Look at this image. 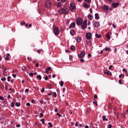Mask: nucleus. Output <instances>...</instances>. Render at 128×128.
<instances>
[{"label": "nucleus", "instance_id": "f257e3e1", "mask_svg": "<svg viewBox=\"0 0 128 128\" xmlns=\"http://www.w3.org/2000/svg\"><path fill=\"white\" fill-rule=\"evenodd\" d=\"M58 12L61 14H64L66 16V14H68V8L64 6L62 8L59 10Z\"/></svg>", "mask_w": 128, "mask_h": 128}, {"label": "nucleus", "instance_id": "f03ea898", "mask_svg": "<svg viewBox=\"0 0 128 128\" xmlns=\"http://www.w3.org/2000/svg\"><path fill=\"white\" fill-rule=\"evenodd\" d=\"M52 4L50 0H46L45 2L44 6L46 8H50L52 7Z\"/></svg>", "mask_w": 128, "mask_h": 128}, {"label": "nucleus", "instance_id": "7ed1b4c3", "mask_svg": "<svg viewBox=\"0 0 128 128\" xmlns=\"http://www.w3.org/2000/svg\"><path fill=\"white\" fill-rule=\"evenodd\" d=\"M76 22L77 26H82V19L80 18H77Z\"/></svg>", "mask_w": 128, "mask_h": 128}, {"label": "nucleus", "instance_id": "20e7f679", "mask_svg": "<svg viewBox=\"0 0 128 128\" xmlns=\"http://www.w3.org/2000/svg\"><path fill=\"white\" fill-rule=\"evenodd\" d=\"M54 32L55 36H58V34H60V30H58V28H54Z\"/></svg>", "mask_w": 128, "mask_h": 128}, {"label": "nucleus", "instance_id": "39448f33", "mask_svg": "<svg viewBox=\"0 0 128 128\" xmlns=\"http://www.w3.org/2000/svg\"><path fill=\"white\" fill-rule=\"evenodd\" d=\"M70 8L71 12H72L74 10H76V6L74 5V3L70 4Z\"/></svg>", "mask_w": 128, "mask_h": 128}, {"label": "nucleus", "instance_id": "423d86ee", "mask_svg": "<svg viewBox=\"0 0 128 128\" xmlns=\"http://www.w3.org/2000/svg\"><path fill=\"white\" fill-rule=\"evenodd\" d=\"M2 68L3 70L4 76H8V75L6 74H8V72H6V68L2 66Z\"/></svg>", "mask_w": 128, "mask_h": 128}, {"label": "nucleus", "instance_id": "0eeeda50", "mask_svg": "<svg viewBox=\"0 0 128 128\" xmlns=\"http://www.w3.org/2000/svg\"><path fill=\"white\" fill-rule=\"evenodd\" d=\"M78 58H84V56H86V53L82 51L80 54H78Z\"/></svg>", "mask_w": 128, "mask_h": 128}, {"label": "nucleus", "instance_id": "6e6552de", "mask_svg": "<svg viewBox=\"0 0 128 128\" xmlns=\"http://www.w3.org/2000/svg\"><path fill=\"white\" fill-rule=\"evenodd\" d=\"M86 36L87 40H90V38H92V33L90 32L86 33Z\"/></svg>", "mask_w": 128, "mask_h": 128}, {"label": "nucleus", "instance_id": "1a4fd4ad", "mask_svg": "<svg viewBox=\"0 0 128 128\" xmlns=\"http://www.w3.org/2000/svg\"><path fill=\"white\" fill-rule=\"evenodd\" d=\"M120 6V2L118 3H112V8H118Z\"/></svg>", "mask_w": 128, "mask_h": 128}, {"label": "nucleus", "instance_id": "9d476101", "mask_svg": "<svg viewBox=\"0 0 128 128\" xmlns=\"http://www.w3.org/2000/svg\"><path fill=\"white\" fill-rule=\"evenodd\" d=\"M110 34H112V33L110 32H108V34H106V38L108 40H110Z\"/></svg>", "mask_w": 128, "mask_h": 128}, {"label": "nucleus", "instance_id": "9b49d317", "mask_svg": "<svg viewBox=\"0 0 128 128\" xmlns=\"http://www.w3.org/2000/svg\"><path fill=\"white\" fill-rule=\"evenodd\" d=\"M93 24L95 28H98L100 26V22H95L93 23Z\"/></svg>", "mask_w": 128, "mask_h": 128}, {"label": "nucleus", "instance_id": "f8f14e48", "mask_svg": "<svg viewBox=\"0 0 128 128\" xmlns=\"http://www.w3.org/2000/svg\"><path fill=\"white\" fill-rule=\"evenodd\" d=\"M52 70V67H48L45 70L46 74H48V72Z\"/></svg>", "mask_w": 128, "mask_h": 128}, {"label": "nucleus", "instance_id": "ddd939ff", "mask_svg": "<svg viewBox=\"0 0 128 128\" xmlns=\"http://www.w3.org/2000/svg\"><path fill=\"white\" fill-rule=\"evenodd\" d=\"M76 28V22H72L70 24L69 26V28Z\"/></svg>", "mask_w": 128, "mask_h": 128}, {"label": "nucleus", "instance_id": "4468645a", "mask_svg": "<svg viewBox=\"0 0 128 128\" xmlns=\"http://www.w3.org/2000/svg\"><path fill=\"white\" fill-rule=\"evenodd\" d=\"M75 33H76V30H70V34L72 36H74Z\"/></svg>", "mask_w": 128, "mask_h": 128}, {"label": "nucleus", "instance_id": "2eb2a0df", "mask_svg": "<svg viewBox=\"0 0 128 128\" xmlns=\"http://www.w3.org/2000/svg\"><path fill=\"white\" fill-rule=\"evenodd\" d=\"M86 26H87L86 24H83L81 26V28L82 30H84L85 28H86Z\"/></svg>", "mask_w": 128, "mask_h": 128}, {"label": "nucleus", "instance_id": "dca6fc26", "mask_svg": "<svg viewBox=\"0 0 128 128\" xmlns=\"http://www.w3.org/2000/svg\"><path fill=\"white\" fill-rule=\"evenodd\" d=\"M84 8H88V4L87 3H84L83 5Z\"/></svg>", "mask_w": 128, "mask_h": 128}, {"label": "nucleus", "instance_id": "f3484780", "mask_svg": "<svg viewBox=\"0 0 128 128\" xmlns=\"http://www.w3.org/2000/svg\"><path fill=\"white\" fill-rule=\"evenodd\" d=\"M16 104V100H14L13 102L11 103V108H14V104Z\"/></svg>", "mask_w": 128, "mask_h": 128}, {"label": "nucleus", "instance_id": "a211bd4d", "mask_svg": "<svg viewBox=\"0 0 128 128\" xmlns=\"http://www.w3.org/2000/svg\"><path fill=\"white\" fill-rule=\"evenodd\" d=\"M104 10L105 12H108V6L104 5Z\"/></svg>", "mask_w": 128, "mask_h": 128}, {"label": "nucleus", "instance_id": "6ab92c4d", "mask_svg": "<svg viewBox=\"0 0 128 128\" xmlns=\"http://www.w3.org/2000/svg\"><path fill=\"white\" fill-rule=\"evenodd\" d=\"M10 54H6V56L5 58V60H10Z\"/></svg>", "mask_w": 128, "mask_h": 128}, {"label": "nucleus", "instance_id": "aec40b11", "mask_svg": "<svg viewBox=\"0 0 128 128\" xmlns=\"http://www.w3.org/2000/svg\"><path fill=\"white\" fill-rule=\"evenodd\" d=\"M95 18L96 20H99L100 17L98 16V13L95 14Z\"/></svg>", "mask_w": 128, "mask_h": 128}, {"label": "nucleus", "instance_id": "412c9836", "mask_svg": "<svg viewBox=\"0 0 128 128\" xmlns=\"http://www.w3.org/2000/svg\"><path fill=\"white\" fill-rule=\"evenodd\" d=\"M104 74H108H108H110V70H104Z\"/></svg>", "mask_w": 128, "mask_h": 128}, {"label": "nucleus", "instance_id": "4be33fe9", "mask_svg": "<svg viewBox=\"0 0 128 128\" xmlns=\"http://www.w3.org/2000/svg\"><path fill=\"white\" fill-rule=\"evenodd\" d=\"M100 34H96V38H100Z\"/></svg>", "mask_w": 128, "mask_h": 128}, {"label": "nucleus", "instance_id": "5701e85b", "mask_svg": "<svg viewBox=\"0 0 128 128\" xmlns=\"http://www.w3.org/2000/svg\"><path fill=\"white\" fill-rule=\"evenodd\" d=\"M77 42H82V38H80V37H78L77 38Z\"/></svg>", "mask_w": 128, "mask_h": 128}, {"label": "nucleus", "instance_id": "b1692460", "mask_svg": "<svg viewBox=\"0 0 128 128\" xmlns=\"http://www.w3.org/2000/svg\"><path fill=\"white\" fill-rule=\"evenodd\" d=\"M102 120L104 121L106 120V122H108V118H106V116H102Z\"/></svg>", "mask_w": 128, "mask_h": 128}, {"label": "nucleus", "instance_id": "393cba45", "mask_svg": "<svg viewBox=\"0 0 128 128\" xmlns=\"http://www.w3.org/2000/svg\"><path fill=\"white\" fill-rule=\"evenodd\" d=\"M36 78H38V80H42V76L40 74L37 76Z\"/></svg>", "mask_w": 128, "mask_h": 128}, {"label": "nucleus", "instance_id": "a878e982", "mask_svg": "<svg viewBox=\"0 0 128 128\" xmlns=\"http://www.w3.org/2000/svg\"><path fill=\"white\" fill-rule=\"evenodd\" d=\"M15 106L18 107L20 106V103L16 102Z\"/></svg>", "mask_w": 128, "mask_h": 128}, {"label": "nucleus", "instance_id": "bb28decb", "mask_svg": "<svg viewBox=\"0 0 128 128\" xmlns=\"http://www.w3.org/2000/svg\"><path fill=\"white\" fill-rule=\"evenodd\" d=\"M40 52H44V50L42 49L37 50V52H38V54H40Z\"/></svg>", "mask_w": 128, "mask_h": 128}, {"label": "nucleus", "instance_id": "cd10ccee", "mask_svg": "<svg viewBox=\"0 0 128 128\" xmlns=\"http://www.w3.org/2000/svg\"><path fill=\"white\" fill-rule=\"evenodd\" d=\"M94 102H93V104L96 106H98V103L96 102V99L94 100Z\"/></svg>", "mask_w": 128, "mask_h": 128}, {"label": "nucleus", "instance_id": "c85d7f7f", "mask_svg": "<svg viewBox=\"0 0 128 128\" xmlns=\"http://www.w3.org/2000/svg\"><path fill=\"white\" fill-rule=\"evenodd\" d=\"M92 16L90 14H89L88 16V18L90 20H92Z\"/></svg>", "mask_w": 128, "mask_h": 128}, {"label": "nucleus", "instance_id": "c756f323", "mask_svg": "<svg viewBox=\"0 0 128 128\" xmlns=\"http://www.w3.org/2000/svg\"><path fill=\"white\" fill-rule=\"evenodd\" d=\"M105 50L106 51V52H110V48H106V49H105Z\"/></svg>", "mask_w": 128, "mask_h": 128}, {"label": "nucleus", "instance_id": "7c9ffc66", "mask_svg": "<svg viewBox=\"0 0 128 128\" xmlns=\"http://www.w3.org/2000/svg\"><path fill=\"white\" fill-rule=\"evenodd\" d=\"M70 48L72 50H74L76 49V47H74V46H72Z\"/></svg>", "mask_w": 128, "mask_h": 128}, {"label": "nucleus", "instance_id": "2f4dec72", "mask_svg": "<svg viewBox=\"0 0 128 128\" xmlns=\"http://www.w3.org/2000/svg\"><path fill=\"white\" fill-rule=\"evenodd\" d=\"M53 96H54V98H56L57 96L56 92H54Z\"/></svg>", "mask_w": 128, "mask_h": 128}, {"label": "nucleus", "instance_id": "473e14b6", "mask_svg": "<svg viewBox=\"0 0 128 128\" xmlns=\"http://www.w3.org/2000/svg\"><path fill=\"white\" fill-rule=\"evenodd\" d=\"M60 86H64V82H63V81H61L60 82Z\"/></svg>", "mask_w": 128, "mask_h": 128}, {"label": "nucleus", "instance_id": "72a5a7b5", "mask_svg": "<svg viewBox=\"0 0 128 128\" xmlns=\"http://www.w3.org/2000/svg\"><path fill=\"white\" fill-rule=\"evenodd\" d=\"M84 2H91L92 0H84Z\"/></svg>", "mask_w": 128, "mask_h": 128}, {"label": "nucleus", "instance_id": "f704fd0d", "mask_svg": "<svg viewBox=\"0 0 128 128\" xmlns=\"http://www.w3.org/2000/svg\"><path fill=\"white\" fill-rule=\"evenodd\" d=\"M40 122H42V124H44V119H42L40 120Z\"/></svg>", "mask_w": 128, "mask_h": 128}, {"label": "nucleus", "instance_id": "c9c22d12", "mask_svg": "<svg viewBox=\"0 0 128 128\" xmlns=\"http://www.w3.org/2000/svg\"><path fill=\"white\" fill-rule=\"evenodd\" d=\"M56 6H62V4L60 2H58L57 4H56Z\"/></svg>", "mask_w": 128, "mask_h": 128}, {"label": "nucleus", "instance_id": "e433bc0d", "mask_svg": "<svg viewBox=\"0 0 128 128\" xmlns=\"http://www.w3.org/2000/svg\"><path fill=\"white\" fill-rule=\"evenodd\" d=\"M48 124H49L50 128H52V124L51 122H48Z\"/></svg>", "mask_w": 128, "mask_h": 128}, {"label": "nucleus", "instance_id": "4c0bfd02", "mask_svg": "<svg viewBox=\"0 0 128 128\" xmlns=\"http://www.w3.org/2000/svg\"><path fill=\"white\" fill-rule=\"evenodd\" d=\"M80 62H84V58H81Z\"/></svg>", "mask_w": 128, "mask_h": 128}, {"label": "nucleus", "instance_id": "58836bf2", "mask_svg": "<svg viewBox=\"0 0 128 128\" xmlns=\"http://www.w3.org/2000/svg\"><path fill=\"white\" fill-rule=\"evenodd\" d=\"M123 72H126V74H128V70H126V68H124L122 70Z\"/></svg>", "mask_w": 128, "mask_h": 128}, {"label": "nucleus", "instance_id": "ea45409f", "mask_svg": "<svg viewBox=\"0 0 128 128\" xmlns=\"http://www.w3.org/2000/svg\"><path fill=\"white\" fill-rule=\"evenodd\" d=\"M56 116H59V118H60V116H62V115L60 113H57L56 114Z\"/></svg>", "mask_w": 128, "mask_h": 128}, {"label": "nucleus", "instance_id": "a19ab883", "mask_svg": "<svg viewBox=\"0 0 128 128\" xmlns=\"http://www.w3.org/2000/svg\"><path fill=\"white\" fill-rule=\"evenodd\" d=\"M29 76H34V74L33 73H32V72H30L29 74Z\"/></svg>", "mask_w": 128, "mask_h": 128}, {"label": "nucleus", "instance_id": "79ce46f5", "mask_svg": "<svg viewBox=\"0 0 128 128\" xmlns=\"http://www.w3.org/2000/svg\"><path fill=\"white\" fill-rule=\"evenodd\" d=\"M10 78H11V77L10 76L8 77V82H10Z\"/></svg>", "mask_w": 128, "mask_h": 128}, {"label": "nucleus", "instance_id": "37998d69", "mask_svg": "<svg viewBox=\"0 0 128 128\" xmlns=\"http://www.w3.org/2000/svg\"><path fill=\"white\" fill-rule=\"evenodd\" d=\"M122 76H124V74H121L119 76V78H122Z\"/></svg>", "mask_w": 128, "mask_h": 128}, {"label": "nucleus", "instance_id": "c03bdc74", "mask_svg": "<svg viewBox=\"0 0 128 128\" xmlns=\"http://www.w3.org/2000/svg\"><path fill=\"white\" fill-rule=\"evenodd\" d=\"M6 80V78H1V80H2V82Z\"/></svg>", "mask_w": 128, "mask_h": 128}, {"label": "nucleus", "instance_id": "a18cd8bd", "mask_svg": "<svg viewBox=\"0 0 128 128\" xmlns=\"http://www.w3.org/2000/svg\"><path fill=\"white\" fill-rule=\"evenodd\" d=\"M0 100H4V97L0 96Z\"/></svg>", "mask_w": 128, "mask_h": 128}, {"label": "nucleus", "instance_id": "49530a36", "mask_svg": "<svg viewBox=\"0 0 128 128\" xmlns=\"http://www.w3.org/2000/svg\"><path fill=\"white\" fill-rule=\"evenodd\" d=\"M44 116V114L42 113H40V118H42Z\"/></svg>", "mask_w": 128, "mask_h": 128}, {"label": "nucleus", "instance_id": "de8ad7c7", "mask_svg": "<svg viewBox=\"0 0 128 128\" xmlns=\"http://www.w3.org/2000/svg\"><path fill=\"white\" fill-rule=\"evenodd\" d=\"M118 82H119L120 84H122V80H118Z\"/></svg>", "mask_w": 128, "mask_h": 128}, {"label": "nucleus", "instance_id": "09e8293b", "mask_svg": "<svg viewBox=\"0 0 128 128\" xmlns=\"http://www.w3.org/2000/svg\"><path fill=\"white\" fill-rule=\"evenodd\" d=\"M112 128V124H110L108 128Z\"/></svg>", "mask_w": 128, "mask_h": 128}, {"label": "nucleus", "instance_id": "8fccbe9b", "mask_svg": "<svg viewBox=\"0 0 128 128\" xmlns=\"http://www.w3.org/2000/svg\"><path fill=\"white\" fill-rule=\"evenodd\" d=\"M86 22H88V20H84L83 24H86Z\"/></svg>", "mask_w": 128, "mask_h": 128}, {"label": "nucleus", "instance_id": "3c124183", "mask_svg": "<svg viewBox=\"0 0 128 128\" xmlns=\"http://www.w3.org/2000/svg\"><path fill=\"white\" fill-rule=\"evenodd\" d=\"M41 92H44V88H42V90H40Z\"/></svg>", "mask_w": 128, "mask_h": 128}, {"label": "nucleus", "instance_id": "603ef678", "mask_svg": "<svg viewBox=\"0 0 128 128\" xmlns=\"http://www.w3.org/2000/svg\"><path fill=\"white\" fill-rule=\"evenodd\" d=\"M26 106H30V102H28V103L26 104Z\"/></svg>", "mask_w": 128, "mask_h": 128}, {"label": "nucleus", "instance_id": "864d4df0", "mask_svg": "<svg viewBox=\"0 0 128 128\" xmlns=\"http://www.w3.org/2000/svg\"><path fill=\"white\" fill-rule=\"evenodd\" d=\"M28 60H29V62H30V60H32V58H30V57H28Z\"/></svg>", "mask_w": 128, "mask_h": 128}, {"label": "nucleus", "instance_id": "5fc2aeb1", "mask_svg": "<svg viewBox=\"0 0 128 128\" xmlns=\"http://www.w3.org/2000/svg\"><path fill=\"white\" fill-rule=\"evenodd\" d=\"M90 12H91V14H92V8H90Z\"/></svg>", "mask_w": 128, "mask_h": 128}, {"label": "nucleus", "instance_id": "6e6d98bb", "mask_svg": "<svg viewBox=\"0 0 128 128\" xmlns=\"http://www.w3.org/2000/svg\"><path fill=\"white\" fill-rule=\"evenodd\" d=\"M12 76L14 78H16V74H12Z\"/></svg>", "mask_w": 128, "mask_h": 128}, {"label": "nucleus", "instance_id": "4d7b16f0", "mask_svg": "<svg viewBox=\"0 0 128 128\" xmlns=\"http://www.w3.org/2000/svg\"><path fill=\"white\" fill-rule=\"evenodd\" d=\"M48 76H45V80H48Z\"/></svg>", "mask_w": 128, "mask_h": 128}, {"label": "nucleus", "instance_id": "13d9d810", "mask_svg": "<svg viewBox=\"0 0 128 128\" xmlns=\"http://www.w3.org/2000/svg\"><path fill=\"white\" fill-rule=\"evenodd\" d=\"M94 98H98V95L94 94Z\"/></svg>", "mask_w": 128, "mask_h": 128}, {"label": "nucleus", "instance_id": "bf43d9fd", "mask_svg": "<svg viewBox=\"0 0 128 128\" xmlns=\"http://www.w3.org/2000/svg\"><path fill=\"white\" fill-rule=\"evenodd\" d=\"M112 65H111L109 66L108 68V70H111L112 69Z\"/></svg>", "mask_w": 128, "mask_h": 128}, {"label": "nucleus", "instance_id": "052dcab7", "mask_svg": "<svg viewBox=\"0 0 128 128\" xmlns=\"http://www.w3.org/2000/svg\"><path fill=\"white\" fill-rule=\"evenodd\" d=\"M16 128H20V124H17L16 125Z\"/></svg>", "mask_w": 128, "mask_h": 128}, {"label": "nucleus", "instance_id": "680f3d73", "mask_svg": "<svg viewBox=\"0 0 128 128\" xmlns=\"http://www.w3.org/2000/svg\"><path fill=\"white\" fill-rule=\"evenodd\" d=\"M88 56L89 58H90V57L92 56V54H88Z\"/></svg>", "mask_w": 128, "mask_h": 128}, {"label": "nucleus", "instance_id": "e2e57ef3", "mask_svg": "<svg viewBox=\"0 0 128 128\" xmlns=\"http://www.w3.org/2000/svg\"><path fill=\"white\" fill-rule=\"evenodd\" d=\"M22 24H26V22H22L21 25L22 26Z\"/></svg>", "mask_w": 128, "mask_h": 128}, {"label": "nucleus", "instance_id": "0e129e2a", "mask_svg": "<svg viewBox=\"0 0 128 128\" xmlns=\"http://www.w3.org/2000/svg\"><path fill=\"white\" fill-rule=\"evenodd\" d=\"M112 26L114 28H116V26H114V24H112Z\"/></svg>", "mask_w": 128, "mask_h": 128}, {"label": "nucleus", "instance_id": "69168bd1", "mask_svg": "<svg viewBox=\"0 0 128 128\" xmlns=\"http://www.w3.org/2000/svg\"><path fill=\"white\" fill-rule=\"evenodd\" d=\"M25 92H28V89H26V90H25Z\"/></svg>", "mask_w": 128, "mask_h": 128}, {"label": "nucleus", "instance_id": "338daca9", "mask_svg": "<svg viewBox=\"0 0 128 128\" xmlns=\"http://www.w3.org/2000/svg\"><path fill=\"white\" fill-rule=\"evenodd\" d=\"M62 2H66V0H61Z\"/></svg>", "mask_w": 128, "mask_h": 128}, {"label": "nucleus", "instance_id": "774afa93", "mask_svg": "<svg viewBox=\"0 0 128 128\" xmlns=\"http://www.w3.org/2000/svg\"><path fill=\"white\" fill-rule=\"evenodd\" d=\"M5 90H8V86H5Z\"/></svg>", "mask_w": 128, "mask_h": 128}]
</instances>
